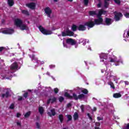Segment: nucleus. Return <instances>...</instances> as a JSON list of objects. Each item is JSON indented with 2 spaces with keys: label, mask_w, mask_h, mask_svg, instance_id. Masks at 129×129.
I'll return each mask as SVG.
<instances>
[{
  "label": "nucleus",
  "mask_w": 129,
  "mask_h": 129,
  "mask_svg": "<svg viewBox=\"0 0 129 129\" xmlns=\"http://www.w3.org/2000/svg\"><path fill=\"white\" fill-rule=\"evenodd\" d=\"M89 14L90 16H92L97 15V16L98 18V19L95 20V23H93V22L92 21H89L85 24V26H87L88 27H89V28H92L94 27V25H100V24H102L103 20L101 17V15H105L106 14V12L102 10H100L99 11L98 14L95 11H90V12H89Z\"/></svg>",
  "instance_id": "obj_1"
},
{
  "label": "nucleus",
  "mask_w": 129,
  "mask_h": 129,
  "mask_svg": "<svg viewBox=\"0 0 129 129\" xmlns=\"http://www.w3.org/2000/svg\"><path fill=\"white\" fill-rule=\"evenodd\" d=\"M100 62H103L105 65H107L109 62H121V63H122V61L117 60L115 56H114V57H107V54L104 53L100 54Z\"/></svg>",
  "instance_id": "obj_2"
},
{
  "label": "nucleus",
  "mask_w": 129,
  "mask_h": 129,
  "mask_svg": "<svg viewBox=\"0 0 129 129\" xmlns=\"http://www.w3.org/2000/svg\"><path fill=\"white\" fill-rule=\"evenodd\" d=\"M15 25L16 27L20 28L21 31H24V30H29V27L25 24L23 23V21L19 19H15Z\"/></svg>",
  "instance_id": "obj_3"
},
{
  "label": "nucleus",
  "mask_w": 129,
  "mask_h": 129,
  "mask_svg": "<svg viewBox=\"0 0 129 129\" xmlns=\"http://www.w3.org/2000/svg\"><path fill=\"white\" fill-rule=\"evenodd\" d=\"M15 32L14 29L7 28V29H2L0 30V33H2L3 34H13V33Z\"/></svg>",
  "instance_id": "obj_4"
},
{
  "label": "nucleus",
  "mask_w": 129,
  "mask_h": 129,
  "mask_svg": "<svg viewBox=\"0 0 129 129\" xmlns=\"http://www.w3.org/2000/svg\"><path fill=\"white\" fill-rule=\"evenodd\" d=\"M39 29L43 35H51L52 33L51 30H47L46 29H44V28L42 26H39Z\"/></svg>",
  "instance_id": "obj_5"
},
{
  "label": "nucleus",
  "mask_w": 129,
  "mask_h": 129,
  "mask_svg": "<svg viewBox=\"0 0 129 129\" xmlns=\"http://www.w3.org/2000/svg\"><path fill=\"white\" fill-rule=\"evenodd\" d=\"M74 33L69 30V29H67L66 30L62 32V37H66V36H70V37H71V36H74Z\"/></svg>",
  "instance_id": "obj_6"
},
{
  "label": "nucleus",
  "mask_w": 129,
  "mask_h": 129,
  "mask_svg": "<svg viewBox=\"0 0 129 129\" xmlns=\"http://www.w3.org/2000/svg\"><path fill=\"white\" fill-rule=\"evenodd\" d=\"M67 45H65L64 44V42H63V47H66L67 48H68V46H69L70 45H75L76 44V42H75V40L70 38L67 40Z\"/></svg>",
  "instance_id": "obj_7"
},
{
  "label": "nucleus",
  "mask_w": 129,
  "mask_h": 129,
  "mask_svg": "<svg viewBox=\"0 0 129 129\" xmlns=\"http://www.w3.org/2000/svg\"><path fill=\"white\" fill-rule=\"evenodd\" d=\"M44 12L45 13L46 15L48 17V18H51V15H52V10L49 7H46L44 9Z\"/></svg>",
  "instance_id": "obj_8"
},
{
  "label": "nucleus",
  "mask_w": 129,
  "mask_h": 129,
  "mask_svg": "<svg viewBox=\"0 0 129 129\" xmlns=\"http://www.w3.org/2000/svg\"><path fill=\"white\" fill-rule=\"evenodd\" d=\"M10 70L11 71H17V70H19V68L18 67V63L17 62L13 63L10 66Z\"/></svg>",
  "instance_id": "obj_9"
},
{
  "label": "nucleus",
  "mask_w": 129,
  "mask_h": 129,
  "mask_svg": "<svg viewBox=\"0 0 129 129\" xmlns=\"http://www.w3.org/2000/svg\"><path fill=\"white\" fill-rule=\"evenodd\" d=\"M64 96H66V97H68V98H70V99L74 98V99H75L76 100H77L78 99V96H77V95L75 94H73V96H71L68 93L66 92L64 94Z\"/></svg>",
  "instance_id": "obj_10"
},
{
  "label": "nucleus",
  "mask_w": 129,
  "mask_h": 129,
  "mask_svg": "<svg viewBox=\"0 0 129 129\" xmlns=\"http://www.w3.org/2000/svg\"><path fill=\"white\" fill-rule=\"evenodd\" d=\"M11 92L12 91L10 89L4 90V92H6V93L2 94V97H3V98L5 97H6V98L9 97Z\"/></svg>",
  "instance_id": "obj_11"
},
{
  "label": "nucleus",
  "mask_w": 129,
  "mask_h": 129,
  "mask_svg": "<svg viewBox=\"0 0 129 129\" xmlns=\"http://www.w3.org/2000/svg\"><path fill=\"white\" fill-rule=\"evenodd\" d=\"M114 15H115L114 19L115 21H119L121 17H122V14L120 13L115 12Z\"/></svg>",
  "instance_id": "obj_12"
},
{
  "label": "nucleus",
  "mask_w": 129,
  "mask_h": 129,
  "mask_svg": "<svg viewBox=\"0 0 129 129\" xmlns=\"http://www.w3.org/2000/svg\"><path fill=\"white\" fill-rule=\"evenodd\" d=\"M26 6L31 10H34V9L36 8V4L34 3L27 4Z\"/></svg>",
  "instance_id": "obj_13"
},
{
  "label": "nucleus",
  "mask_w": 129,
  "mask_h": 129,
  "mask_svg": "<svg viewBox=\"0 0 129 129\" xmlns=\"http://www.w3.org/2000/svg\"><path fill=\"white\" fill-rule=\"evenodd\" d=\"M113 22V21L111 19L107 18L105 19V24L107 26H109V25H111Z\"/></svg>",
  "instance_id": "obj_14"
},
{
  "label": "nucleus",
  "mask_w": 129,
  "mask_h": 129,
  "mask_svg": "<svg viewBox=\"0 0 129 129\" xmlns=\"http://www.w3.org/2000/svg\"><path fill=\"white\" fill-rule=\"evenodd\" d=\"M78 30H79V31H85L86 27H85V26L81 24L78 27Z\"/></svg>",
  "instance_id": "obj_15"
},
{
  "label": "nucleus",
  "mask_w": 129,
  "mask_h": 129,
  "mask_svg": "<svg viewBox=\"0 0 129 129\" xmlns=\"http://www.w3.org/2000/svg\"><path fill=\"white\" fill-rule=\"evenodd\" d=\"M2 79H11L12 78V76H10V73H8L6 75L2 76Z\"/></svg>",
  "instance_id": "obj_16"
},
{
  "label": "nucleus",
  "mask_w": 129,
  "mask_h": 129,
  "mask_svg": "<svg viewBox=\"0 0 129 129\" xmlns=\"http://www.w3.org/2000/svg\"><path fill=\"white\" fill-rule=\"evenodd\" d=\"M47 114H48V115H49V116H52V115L54 116V115L56 114V113L55 112V109L51 110L50 112H48Z\"/></svg>",
  "instance_id": "obj_17"
},
{
  "label": "nucleus",
  "mask_w": 129,
  "mask_h": 129,
  "mask_svg": "<svg viewBox=\"0 0 129 129\" xmlns=\"http://www.w3.org/2000/svg\"><path fill=\"white\" fill-rule=\"evenodd\" d=\"M14 4L15 2H14V0H8V4L9 7H13Z\"/></svg>",
  "instance_id": "obj_18"
},
{
  "label": "nucleus",
  "mask_w": 129,
  "mask_h": 129,
  "mask_svg": "<svg viewBox=\"0 0 129 129\" xmlns=\"http://www.w3.org/2000/svg\"><path fill=\"white\" fill-rule=\"evenodd\" d=\"M55 101H56V98L53 97L51 99H49L48 101H47V104H49V103H50V102H51V103H53V102H55Z\"/></svg>",
  "instance_id": "obj_19"
},
{
  "label": "nucleus",
  "mask_w": 129,
  "mask_h": 129,
  "mask_svg": "<svg viewBox=\"0 0 129 129\" xmlns=\"http://www.w3.org/2000/svg\"><path fill=\"white\" fill-rule=\"evenodd\" d=\"M114 98H119V97H121V94L119 93H115L113 95Z\"/></svg>",
  "instance_id": "obj_20"
},
{
  "label": "nucleus",
  "mask_w": 129,
  "mask_h": 129,
  "mask_svg": "<svg viewBox=\"0 0 129 129\" xmlns=\"http://www.w3.org/2000/svg\"><path fill=\"white\" fill-rule=\"evenodd\" d=\"M38 110L41 115L44 113V108H43V107H39Z\"/></svg>",
  "instance_id": "obj_21"
},
{
  "label": "nucleus",
  "mask_w": 129,
  "mask_h": 129,
  "mask_svg": "<svg viewBox=\"0 0 129 129\" xmlns=\"http://www.w3.org/2000/svg\"><path fill=\"white\" fill-rule=\"evenodd\" d=\"M58 118L60 120V122H63V119H64V116H63V115L60 114L58 116Z\"/></svg>",
  "instance_id": "obj_22"
},
{
  "label": "nucleus",
  "mask_w": 129,
  "mask_h": 129,
  "mask_svg": "<svg viewBox=\"0 0 129 129\" xmlns=\"http://www.w3.org/2000/svg\"><path fill=\"white\" fill-rule=\"evenodd\" d=\"M84 97H85V95L83 94H81L78 96V99H83Z\"/></svg>",
  "instance_id": "obj_23"
},
{
  "label": "nucleus",
  "mask_w": 129,
  "mask_h": 129,
  "mask_svg": "<svg viewBox=\"0 0 129 129\" xmlns=\"http://www.w3.org/2000/svg\"><path fill=\"white\" fill-rule=\"evenodd\" d=\"M74 119L75 120L78 119V113H77V112L74 113Z\"/></svg>",
  "instance_id": "obj_24"
},
{
  "label": "nucleus",
  "mask_w": 129,
  "mask_h": 129,
  "mask_svg": "<svg viewBox=\"0 0 129 129\" xmlns=\"http://www.w3.org/2000/svg\"><path fill=\"white\" fill-rule=\"evenodd\" d=\"M30 58H32V60H35V61H37V63H40L39 60H37L38 59L37 58L35 57V55H33L30 56Z\"/></svg>",
  "instance_id": "obj_25"
},
{
  "label": "nucleus",
  "mask_w": 129,
  "mask_h": 129,
  "mask_svg": "<svg viewBox=\"0 0 129 129\" xmlns=\"http://www.w3.org/2000/svg\"><path fill=\"white\" fill-rule=\"evenodd\" d=\"M30 115H31V111L26 112L25 113V114L24 115V116L26 118H28V117H29V116H30Z\"/></svg>",
  "instance_id": "obj_26"
},
{
  "label": "nucleus",
  "mask_w": 129,
  "mask_h": 129,
  "mask_svg": "<svg viewBox=\"0 0 129 129\" xmlns=\"http://www.w3.org/2000/svg\"><path fill=\"white\" fill-rule=\"evenodd\" d=\"M108 85H110L111 88H113V89H114V85L113 84V83L112 82H110L108 83Z\"/></svg>",
  "instance_id": "obj_27"
},
{
  "label": "nucleus",
  "mask_w": 129,
  "mask_h": 129,
  "mask_svg": "<svg viewBox=\"0 0 129 129\" xmlns=\"http://www.w3.org/2000/svg\"><path fill=\"white\" fill-rule=\"evenodd\" d=\"M21 12L22 13V14L26 15L27 16H28L29 15V12L27 10H22Z\"/></svg>",
  "instance_id": "obj_28"
},
{
  "label": "nucleus",
  "mask_w": 129,
  "mask_h": 129,
  "mask_svg": "<svg viewBox=\"0 0 129 129\" xmlns=\"http://www.w3.org/2000/svg\"><path fill=\"white\" fill-rule=\"evenodd\" d=\"M72 29L74 32H75V31H76V30H77V26L76 25H73L72 27Z\"/></svg>",
  "instance_id": "obj_29"
},
{
  "label": "nucleus",
  "mask_w": 129,
  "mask_h": 129,
  "mask_svg": "<svg viewBox=\"0 0 129 129\" xmlns=\"http://www.w3.org/2000/svg\"><path fill=\"white\" fill-rule=\"evenodd\" d=\"M36 126L37 128H40L41 127V124L38 122H36Z\"/></svg>",
  "instance_id": "obj_30"
},
{
  "label": "nucleus",
  "mask_w": 129,
  "mask_h": 129,
  "mask_svg": "<svg viewBox=\"0 0 129 129\" xmlns=\"http://www.w3.org/2000/svg\"><path fill=\"white\" fill-rule=\"evenodd\" d=\"M107 1H109V0L105 1V4H104L105 8H107L108 7V2H107Z\"/></svg>",
  "instance_id": "obj_31"
},
{
  "label": "nucleus",
  "mask_w": 129,
  "mask_h": 129,
  "mask_svg": "<svg viewBox=\"0 0 129 129\" xmlns=\"http://www.w3.org/2000/svg\"><path fill=\"white\" fill-rule=\"evenodd\" d=\"M82 92H83V93H84L85 94H87V93H88V90L85 89L82 90Z\"/></svg>",
  "instance_id": "obj_32"
},
{
  "label": "nucleus",
  "mask_w": 129,
  "mask_h": 129,
  "mask_svg": "<svg viewBox=\"0 0 129 129\" xmlns=\"http://www.w3.org/2000/svg\"><path fill=\"white\" fill-rule=\"evenodd\" d=\"M67 118H68V121H69L72 119V116L70 115H68L67 116Z\"/></svg>",
  "instance_id": "obj_33"
},
{
  "label": "nucleus",
  "mask_w": 129,
  "mask_h": 129,
  "mask_svg": "<svg viewBox=\"0 0 129 129\" xmlns=\"http://www.w3.org/2000/svg\"><path fill=\"white\" fill-rule=\"evenodd\" d=\"M63 100H64V98L63 97H59V101H60V102H62V101H63Z\"/></svg>",
  "instance_id": "obj_34"
},
{
  "label": "nucleus",
  "mask_w": 129,
  "mask_h": 129,
  "mask_svg": "<svg viewBox=\"0 0 129 129\" xmlns=\"http://www.w3.org/2000/svg\"><path fill=\"white\" fill-rule=\"evenodd\" d=\"M111 77L112 80H114V81H116V77L111 76Z\"/></svg>",
  "instance_id": "obj_35"
},
{
  "label": "nucleus",
  "mask_w": 129,
  "mask_h": 129,
  "mask_svg": "<svg viewBox=\"0 0 129 129\" xmlns=\"http://www.w3.org/2000/svg\"><path fill=\"white\" fill-rule=\"evenodd\" d=\"M54 91L55 93L57 94V92H59V89L58 88H56L54 89Z\"/></svg>",
  "instance_id": "obj_36"
},
{
  "label": "nucleus",
  "mask_w": 129,
  "mask_h": 129,
  "mask_svg": "<svg viewBox=\"0 0 129 129\" xmlns=\"http://www.w3.org/2000/svg\"><path fill=\"white\" fill-rule=\"evenodd\" d=\"M84 3L85 6L88 5V0H84Z\"/></svg>",
  "instance_id": "obj_37"
},
{
  "label": "nucleus",
  "mask_w": 129,
  "mask_h": 129,
  "mask_svg": "<svg viewBox=\"0 0 129 129\" xmlns=\"http://www.w3.org/2000/svg\"><path fill=\"white\" fill-rule=\"evenodd\" d=\"M81 109L82 112H83L84 111V105H82L81 106Z\"/></svg>",
  "instance_id": "obj_38"
},
{
  "label": "nucleus",
  "mask_w": 129,
  "mask_h": 129,
  "mask_svg": "<svg viewBox=\"0 0 129 129\" xmlns=\"http://www.w3.org/2000/svg\"><path fill=\"white\" fill-rule=\"evenodd\" d=\"M114 1L116 4H117V5H119V4H120V1L119 0H114Z\"/></svg>",
  "instance_id": "obj_39"
},
{
  "label": "nucleus",
  "mask_w": 129,
  "mask_h": 129,
  "mask_svg": "<svg viewBox=\"0 0 129 129\" xmlns=\"http://www.w3.org/2000/svg\"><path fill=\"white\" fill-rule=\"evenodd\" d=\"M14 107H15V105L14 104H12L10 105V108H11V109H14Z\"/></svg>",
  "instance_id": "obj_40"
},
{
  "label": "nucleus",
  "mask_w": 129,
  "mask_h": 129,
  "mask_svg": "<svg viewBox=\"0 0 129 129\" xmlns=\"http://www.w3.org/2000/svg\"><path fill=\"white\" fill-rule=\"evenodd\" d=\"M124 16L125 17V18H129V13H126L124 14Z\"/></svg>",
  "instance_id": "obj_41"
},
{
  "label": "nucleus",
  "mask_w": 129,
  "mask_h": 129,
  "mask_svg": "<svg viewBox=\"0 0 129 129\" xmlns=\"http://www.w3.org/2000/svg\"><path fill=\"white\" fill-rule=\"evenodd\" d=\"M87 115L88 116L89 118L90 119V120H92V117L90 116V114L89 113H88Z\"/></svg>",
  "instance_id": "obj_42"
},
{
  "label": "nucleus",
  "mask_w": 129,
  "mask_h": 129,
  "mask_svg": "<svg viewBox=\"0 0 129 129\" xmlns=\"http://www.w3.org/2000/svg\"><path fill=\"white\" fill-rule=\"evenodd\" d=\"M24 97H25V98H27V97H28V93H25L24 95H23Z\"/></svg>",
  "instance_id": "obj_43"
},
{
  "label": "nucleus",
  "mask_w": 129,
  "mask_h": 129,
  "mask_svg": "<svg viewBox=\"0 0 129 129\" xmlns=\"http://www.w3.org/2000/svg\"><path fill=\"white\" fill-rule=\"evenodd\" d=\"M123 129H129V124H127Z\"/></svg>",
  "instance_id": "obj_44"
},
{
  "label": "nucleus",
  "mask_w": 129,
  "mask_h": 129,
  "mask_svg": "<svg viewBox=\"0 0 129 129\" xmlns=\"http://www.w3.org/2000/svg\"><path fill=\"white\" fill-rule=\"evenodd\" d=\"M97 119H98V120H102V119H103V118H101L100 117H97Z\"/></svg>",
  "instance_id": "obj_45"
},
{
  "label": "nucleus",
  "mask_w": 129,
  "mask_h": 129,
  "mask_svg": "<svg viewBox=\"0 0 129 129\" xmlns=\"http://www.w3.org/2000/svg\"><path fill=\"white\" fill-rule=\"evenodd\" d=\"M4 49H5V47H0V52H2V51H3V50H4Z\"/></svg>",
  "instance_id": "obj_46"
},
{
  "label": "nucleus",
  "mask_w": 129,
  "mask_h": 129,
  "mask_svg": "<svg viewBox=\"0 0 129 129\" xmlns=\"http://www.w3.org/2000/svg\"><path fill=\"white\" fill-rule=\"evenodd\" d=\"M96 125H97V126H99V125H100V123L97 122L96 123Z\"/></svg>",
  "instance_id": "obj_47"
},
{
  "label": "nucleus",
  "mask_w": 129,
  "mask_h": 129,
  "mask_svg": "<svg viewBox=\"0 0 129 129\" xmlns=\"http://www.w3.org/2000/svg\"><path fill=\"white\" fill-rule=\"evenodd\" d=\"M17 125L21 126V122H17Z\"/></svg>",
  "instance_id": "obj_48"
},
{
  "label": "nucleus",
  "mask_w": 129,
  "mask_h": 129,
  "mask_svg": "<svg viewBox=\"0 0 129 129\" xmlns=\"http://www.w3.org/2000/svg\"><path fill=\"white\" fill-rule=\"evenodd\" d=\"M20 116H21V114L18 113L17 114V117H20Z\"/></svg>",
  "instance_id": "obj_49"
},
{
  "label": "nucleus",
  "mask_w": 129,
  "mask_h": 129,
  "mask_svg": "<svg viewBox=\"0 0 129 129\" xmlns=\"http://www.w3.org/2000/svg\"><path fill=\"white\" fill-rule=\"evenodd\" d=\"M71 103L68 104L67 107H71Z\"/></svg>",
  "instance_id": "obj_50"
},
{
  "label": "nucleus",
  "mask_w": 129,
  "mask_h": 129,
  "mask_svg": "<svg viewBox=\"0 0 129 129\" xmlns=\"http://www.w3.org/2000/svg\"><path fill=\"white\" fill-rule=\"evenodd\" d=\"M92 111H96V107H94L93 109H92Z\"/></svg>",
  "instance_id": "obj_51"
},
{
  "label": "nucleus",
  "mask_w": 129,
  "mask_h": 129,
  "mask_svg": "<svg viewBox=\"0 0 129 129\" xmlns=\"http://www.w3.org/2000/svg\"><path fill=\"white\" fill-rule=\"evenodd\" d=\"M23 99V98L22 97H19L18 98V100H22Z\"/></svg>",
  "instance_id": "obj_52"
},
{
  "label": "nucleus",
  "mask_w": 129,
  "mask_h": 129,
  "mask_svg": "<svg viewBox=\"0 0 129 129\" xmlns=\"http://www.w3.org/2000/svg\"><path fill=\"white\" fill-rule=\"evenodd\" d=\"M100 6H101L100 4H98L97 5L98 8H100Z\"/></svg>",
  "instance_id": "obj_53"
},
{
  "label": "nucleus",
  "mask_w": 129,
  "mask_h": 129,
  "mask_svg": "<svg viewBox=\"0 0 129 129\" xmlns=\"http://www.w3.org/2000/svg\"><path fill=\"white\" fill-rule=\"evenodd\" d=\"M125 84L126 85H127V84H128V82L125 81Z\"/></svg>",
  "instance_id": "obj_54"
},
{
  "label": "nucleus",
  "mask_w": 129,
  "mask_h": 129,
  "mask_svg": "<svg viewBox=\"0 0 129 129\" xmlns=\"http://www.w3.org/2000/svg\"><path fill=\"white\" fill-rule=\"evenodd\" d=\"M46 74H47V75H50V73H49V72H47V73H46Z\"/></svg>",
  "instance_id": "obj_55"
},
{
  "label": "nucleus",
  "mask_w": 129,
  "mask_h": 129,
  "mask_svg": "<svg viewBox=\"0 0 129 129\" xmlns=\"http://www.w3.org/2000/svg\"><path fill=\"white\" fill-rule=\"evenodd\" d=\"M83 45H84V46H85V45H86V43L84 42L83 44Z\"/></svg>",
  "instance_id": "obj_56"
},
{
  "label": "nucleus",
  "mask_w": 129,
  "mask_h": 129,
  "mask_svg": "<svg viewBox=\"0 0 129 129\" xmlns=\"http://www.w3.org/2000/svg\"><path fill=\"white\" fill-rule=\"evenodd\" d=\"M89 108H90V106H87V109H89Z\"/></svg>",
  "instance_id": "obj_57"
},
{
  "label": "nucleus",
  "mask_w": 129,
  "mask_h": 129,
  "mask_svg": "<svg viewBox=\"0 0 129 129\" xmlns=\"http://www.w3.org/2000/svg\"><path fill=\"white\" fill-rule=\"evenodd\" d=\"M95 129H99V127H96L95 128Z\"/></svg>",
  "instance_id": "obj_58"
},
{
  "label": "nucleus",
  "mask_w": 129,
  "mask_h": 129,
  "mask_svg": "<svg viewBox=\"0 0 129 129\" xmlns=\"http://www.w3.org/2000/svg\"><path fill=\"white\" fill-rule=\"evenodd\" d=\"M41 64H44V61H41Z\"/></svg>",
  "instance_id": "obj_59"
},
{
  "label": "nucleus",
  "mask_w": 129,
  "mask_h": 129,
  "mask_svg": "<svg viewBox=\"0 0 129 129\" xmlns=\"http://www.w3.org/2000/svg\"><path fill=\"white\" fill-rule=\"evenodd\" d=\"M13 61H15V58H13V59L11 60V62H13Z\"/></svg>",
  "instance_id": "obj_60"
},
{
  "label": "nucleus",
  "mask_w": 129,
  "mask_h": 129,
  "mask_svg": "<svg viewBox=\"0 0 129 129\" xmlns=\"http://www.w3.org/2000/svg\"><path fill=\"white\" fill-rule=\"evenodd\" d=\"M68 2H73V0H68Z\"/></svg>",
  "instance_id": "obj_61"
},
{
  "label": "nucleus",
  "mask_w": 129,
  "mask_h": 129,
  "mask_svg": "<svg viewBox=\"0 0 129 129\" xmlns=\"http://www.w3.org/2000/svg\"><path fill=\"white\" fill-rule=\"evenodd\" d=\"M14 71H11L10 73H14Z\"/></svg>",
  "instance_id": "obj_62"
},
{
  "label": "nucleus",
  "mask_w": 129,
  "mask_h": 129,
  "mask_svg": "<svg viewBox=\"0 0 129 129\" xmlns=\"http://www.w3.org/2000/svg\"><path fill=\"white\" fill-rule=\"evenodd\" d=\"M88 49H89V50H91V47H89L88 48Z\"/></svg>",
  "instance_id": "obj_63"
},
{
  "label": "nucleus",
  "mask_w": 129,
  "mask_h": 129,
  "mask_svg": "<svg viewBox=\"0 0 129 129\" xmlns=\"http://www.w3.org/2000/svg\"><path fill=\"white\" fill-rule=\"evenodd\" d=\"M54 2H58V0H53Z\"/></svg>",
  "instance_id": "obj_64"
}]
</instances>
